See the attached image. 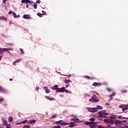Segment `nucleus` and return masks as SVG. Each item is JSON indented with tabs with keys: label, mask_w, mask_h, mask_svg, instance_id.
<instances>
[{
	"label": "nucleus",
	"mask_w": 128,
	"mask_h": 128,
	"mask_svg": "<svg viewBox=\"0 0 128 128\" xmlns=\"http://www.w3.org/2000/svg\"><path fill=\"white\" fill-rule=\"evenodd\" d=\"M89 102H98L100 100H98V98L96 95H94L91 97V99H89Z\"/></svg>",
	"instance_id": "1"
},
{
	"label": "nucleus",
	"mask_w": 128,
	"mask_h": 128,
	"mask_svg": "<svg viewBox=\"0 0 128 128\" xmlns=\"http://www.w3.org/2000/svg\"><path fill=\"white\" fill-rule=\"evenodd\" d=\"M98 114H99L100 118H106V116L108 114V113L106 112L105 111H100L98 112Z\"/></svg>",
	"instance_id": "2"
},
{
	"label": "nucleus",
	"mask_w": 128,
	"mask_h": 128,
	"mask_svg": "<svg viewBox=\"0 0 128 128\" xmlns=\"http://www.w3.org/2000/svg\"><path fill=\"white\" fill-rule=\"evenodd\" d=\"M104 122H107V124H116V121H114L112 119H104Z\"/></svg>",
	"instance_id": "3"
},
{
	"label": "nucleus",
	"mask_w": 128,
	"mask_h": 128,
	"mask_svg": "<svg viewBox=\"0 0 128 128\" xmlns=\"http://www.w3.org/2000/svg\"><path fill=\"white\" fill-rule=\"evenodd\" d=\"M120 108H122V112L128 110V104H121L120 106Z\"/></svg>",
	"instance_id": "4"
},
{
	"label": "nucleus",
	"mask_w": 128,
	"mask_h": 128,
	"mask_svg": "<svg viewBox=\"0 0 128 128\" xmlns=\"http://www.w3.org/2000/svg\"><path fill=\"white\" fill-rule=\"evenodd\" d=\"M86 109L90 112H98V108H87Z\"/></svg>",
	"instance_id": "5"
},
{
	"label": "nucleus",
	"mask_w": 128,
	"mask_h": 128,
	"mask_svg": "<svg viewBox=\"0 0 128 128\" xmlns=\"http://www.w3.org/2000/svg\"><path fill=\"white\" fill-rule=\"evenodd\" d=\"M64 90H65L64 87H62V88H58L57 89L56 92H64Z\"/></svg>",
	"instance_id": "6"
},
{
	"label": "nucleus",
	"mask_w": 128,
	"mask_h": 128,
	"mask_svg": "<svg viewBox=\"0 0 128 128\" xmlns=\"http://www.w3.org/2000/svg\"><path fill=\"white\" fill-rule=\"evenodd\" d=\"M23 18H24L26 20H32V17L30 16V14H24L23 16Z\"/></svg>",
	"instance_id": "7"
},
{
	"label": "nucleus",
	"mask_w": 128,
	"mask_h": 128,
	"mask_svg": "<svg viewBox=\"0 0 128 128\" xmlns=\"http://www.w3.org/2000/svg\"><path fill=\"white\" fill-rule=\"evenodd\" d=\"M62 122V120H60L59 121H57L56 122V124H62V126H67L68 123H61Z\"/></svg>",
	"instance_id": "8"
},
{
	"label": "nucleus",
	"mask_w": 128,
	"mask_h": 128,
	"mask_svg": "<svg viewBox=\"0 0 128 128\" xmlns=\"http://www.w3.org/2000/svg\"><path fill=\"white\" fill-rule=\"evenodd\" d=\"M52 90H56V92H58V86L54 85V86L51 87Z\"/></svg>",
	"instance_id": "9"
},
{
	"label": "nucleus",
	"mask_w": 128,
	"mask_h": 128,
	"mask_svg": "<svg viewBox=\"0 0 128 128\" xmlns=\"http://www.w3.org/2000/svg\"><path fill=\"white\" fill-rule=\"evenodd\" d=\"M4 52H6V48H0V54H4Z\"/></svg>",
	"instance_id": "10"
},
{
	"label": "nucleus",
	"mask_w": 128,
	"mask_h": 128,
	"mask_svg": "<svg viewBox=\"0 0 128 128\" xmlns=\"http://www.w3.org/2000/svg\"><path fill=\"white\" fill-rule=\"evenodd\" d=\"M84 78H87V80H96V78L90 77L88 76H84Z\"/></svg>",
	"instance_id": "11"
},
{
	"label": "nucleus",
	"mask_w": 128,
	"mask_h": 128,
	"mask_svg": "<svg viewBox=\"0 0 128 128\" xmlns=\"http://www.w3.org/2000/svg\"><path fill=\"white\" fill-rule=\"evenodd\" d=\"M36 120H30L28 121V124H36Z\"/></svg>",
	"instance_id": "12"
},
{
	"label": "nucleus",
	"mask_w": 128,
	"mask_h": 128,
	"mask_svg": "<svg viewBox=\"0 0 128 128\" xmlns=\"http://www.w3.org/2000/svg\"><path fill=\"white\" fill-rule=\"evenodd\" d=\"M44 90H46V94H50V91L47 86L44 87Z\"/></svg>",
	"instance_id": "13"
},
{
	"label": "nucleus",
	"mask_w": 128,
	"mask_h": 128,
	"mask_svg": "<svg viewBox=\"0 0 128 128\" xmlns=\"http://www.w3.org/2000/svg\"><path fill=\"white\" fill-rule=\"evenodd\" d=\"M0 92L6 94V90L4 89V88H2V86H0Z\"/></svg>",
	"instance_id": "14"
},
{
	"label": "nucleus",
	"mask_w": 128,
	"mask_h": 128,
	"mask_svg": "<svg viewBox=\"0 0 128 128\" xmlns=\"http://www.w3.org/2000/svg\"><path fill=\"white\" fill-rule=\"evenodd\" d=\"M70 120H74V123L76 124L77 122H78L80 119L78 118H75L74 119L72 118Z\"/></svg>",
	"instance_id": "15"
},
{
	"label": "nucleus",
	"mask_w": 128,
	"mask_h": 128,
	"mask_svg": "<svg viewBox=\"0 0 128 128\" xmlns=\"http://www.w3.org/2000/svg\"><path fill=\"white\" fill-rule=\"evenodd\" d=\"M94 86H102V84L94 82L92 84Z\"/></svg>",
	"instance_id": "16"
},
{
	"label": "nucleus",
	"mask_w": 128,
	"mask_h": 128,
	"mask_svg": "<svg viewBox=\"0 0 128 128\" xmlns=\"http://www.w3.org/2000/svg\"><path fill=\"white\" fill-rule=\"evenodd\" d=\"M96 123L92 122V124L90 125V128H96Z\"/></svg>",
	"instance_id": "17"
},
{
	"label": "nucleus",
	"mask_w": 128,
	"mask_h": 128,
	"mask_svg": "<svg viewBox=\"0 0 128 128\" xmlns=\"http://www.w3.org/2000/svg\"><path fill=\"white\" fill-rule=\"evenodd\" d=\"M0 20H6V21L8 20V18H6L4 17V16H0Z\"/></svg>",
	"instance_id": "18"
},
{
	"label": "nucleus",
	"mask_w": 128,
	"mask_h": 128,
	"mask_svg": "<svg viewBox=\"0 0 128 128\" xmlns=\"http://www.w3.org/2000/svg\"><path fill=\"white\" fill-rule=\"evenodd\" d=\"M28 120H25L24 121H22L20 123L17 124H28Z\"/></svg>",
	"instance_id": "19"
},
{
	"label": "nucleus",
	"mask_w": 128,
	"mask_h": 128,
	"mask_svg": "<svg viewBox=\"0 0 128 128\" xmlns=\"http://www.w3.org/2000/svg\"><path fill=\"white\" fill-rule=\"evenodd\" d=\"M2 122L4 126H6V124H8V121H6V120L4 118H2Z\"/></svg>",
	"instance_id": "20"
},
{
	"label": "nucleus",
	"mask_w": 128,
	"mask_h": 128,
	"mask_svg": "<svg viewBox=\"0 0 128 128\" xmlns=\"http://www.w3.org/2000/svg\"><path fill=\"white\" fill-rule=\"evenodd\" d=\"M92 124V122H88V121L84 122V124H86V126H90Z\"/></svg>",
	"instance_id": "21"
},
{
	"label": "nucleus",
	"mask_w": 128,
	"mask_h": 128,
	"mask_svg": "<svg viewBox=\"0 0 128 128\" xmlns=\"http://www.w3.org/2000/svg\"><path fill=\"white\" fill-rule=\"evenodd\" d=\"M118 118L120 120H126L128 118V117H122V116H118Z\"/></svg>",
	"instance_id": "22"
},
{
	"label": "nucleus",
	"mask_w": 128,
	"mask_h": 128,
	"mask_svg": "<svg viewBox=\"0 0 128 128\" xmlns=\"http://www.w3.org/2000/svg\"><path fill=\"white\" fill-rule=\"evenodd\" d=\"M72 124H74V122H71L69 124H70V125L69 126V128H74V125Z\"/></svg>",
	"instance_id": "23"
},
{
	"label": "nucleus",
	"mask_w": 128,
	"mask_h": 128,
	"mask_svg": "<svg viewBox=\"0 0 128 128\" xmlns=\"http://www.w3.org/2000/svg\"><path fill=\"white\" fill-rule=\"evenodd\" d=\"M8 122H14V118H12V116L9 117Z\"/></svg>",
	"instance_id": "24"
},
{
	"label": "nucleus",
	"mask_w": 128,
	"mask_h": 128,
	"mask_svg": "<svg viewBox=\"0 0 128 128\" xmlns=\"http://www.w3.org/2000/svg\"><path fill=\"white\" fill-rule=\"evenodd\" d=\"M20 62V59H18L16 60L13 62V64H14V66H16V64H18V62Z\"/></svg>",
	"instance_id": "25"
},
{
	"label": "nucleus",
	"mask_w": 128,
	"mask_h": 128,
	"mask_svg": "<svg viewBox=\"0 0 128 128\" xmlns=\"http://www.w3.org/2000/svg\"><path fill=\"white\" fill-rule=\"evenodd\" d=\"M34 4H32V6L34 7V8H35V10H36V8H38V4H36V3H34Z\"/></svg>",
	"instance_id": "26"
},
{
	"label": "nucleus",
	"mask_w": 128,
	"mask_h": 128,
	"mask_svg": "<svg viewBox=\"0 0 128 128\" xmlns=\"http://www.w3.org/2000/svg\"><path fill=\"white\" fill-rule=\"evenodd\" d=\"M71 82V80H70L65 79L64 80V82H65V84H68V82Z\"/></svg>",
	"instance_id": "27"
},
{
	"label": "nucleus",
	"mask_w": 128,
	"mask_h": 128,
	"mask_svg": "<svg viewBox=\"0 0 128 128\" xmlns=\"http://www.w3.org/2000/svg\"><path fill=\"white\" fill-rule=\"evenodd\" d=\"M46 98H47V100H54V98H50V96H46Z\"/></svg>",
	"instance_id": "28"
},
{
	"label": "nucleus",
	"mask_w": 128,
	"mask_h": 128,
	"mask_svg": "<svg viewBox=\"0 0 128 128\" xmlns=\"http://www.w3.org/2000/svg\"><path fill=\"white\" fill-rule=\"evenodd\" d=\"M97 108H97V112H98V110H102L103 108L102 106H96Z\"/></svg>",
	"instance_id": "29"
},
{
	"label": "nucleus",
	"mask_w": 128,
	"mask_h": 128,
	"mask_svg": "<svg viewBox=\"0 0 128 128\" xmlns=\"http://www.w3.org/2000/svg\"><path fill=\"white\" fill-rule=\"evenodd\" d=\"M23 128H30V125H24L23 126Z\"/></svg>",
	"instance_id": "30"
},
{
	"label": "nucleus",
	"mask_w": 128,
	"mask_h": 128,
	"mask_svg": "<svg viewBox=\"0 0 128 128\" xmlns=\"http://www.w3.org/2000/svg\"><path fill=\"white\" fill-rule=\"evenodd\" d=\"M12 14H13L14 18H20V16H16V12H14V13Z\"/></svg>",
	"instance_id": "31"
},
{
	"label": "nucleus",
	"mask_w": 128,
	"mask_h": 128,
	"mask_svg": "<svg viewBox=\"0 0 128 128\" xmlns=\"http://www.w3.org/2000/svg\"><path fill=\"white\" fill-rule=\"evenodd\" d=\"M20 50L21 54H24V50H22V48H20Z\"/></svg>",
	"instance_id": "32"
},
{
	"label": "nucleus",
	"mask_w": 128,
	"mask_h": 128,
	"mask_svg": "<svg viewBox=\"0 0 128 128\" xmlns=\"http://www.w3.org/2000/svg\"><path fill=\"white\" fill-rule=\"evenodd\" d=\"M37 16H40V18H42V14L40 13H38L37 14Z\"/></svg>",
	"instance_id": "33"
},
{
	"label": "nucleus",
	"mask_w": 128,
	"mask_h": 128,
	"mask_svg": "<svg viewBox=\"0 0 128 128\" xmlns=\"http://www.w3.org/2000/svg\"><path fill=\"white\" fill-rule=\"evenodd\" d=\"M106 90H108V92H110L112 90L110 88H106Z\"/></svg>",
	"instance_id": "34"
},
{
	"label": "nucleus",
	"mask_w": 128,
	"mask_h": 128,
	"mask_svg": "<svg viewBox=\"0 0 128 128\" xmlns=\"http://www.w3.org/2000/svg\"><path fill=\"white\" fill-rule=\"evenodd\" d=\"M90 122H94L96 120V118H90Z\"/></svg>",
	"instance_id": "35"
},
{
	"label": "nucleus",
	"mask_w": 128,
	"mask_h": 128,
	"mask_svg": "<svg viewBox=\"0 0 128 128\" xmlns=\"http://www.w3.org/2000/svg\"><path fill=\"white\" fill-rule=\"evenodd\" d=\"M6 50H14L12 48H6Z\"/></svg>",
	"instance_id": "36"
},
{
	"label": "nucleus",
	"mask_w": 128,
	"mask_h": 128,
	"mask_svg": "<svg viewBox=\"0 0 128 128\" xmlns=\"http://www.w3.org/2000/svg\"><path fill=\"white\" fill-rule=\"evenodd\" d=\"M4 101V98H0V102H2Z\"/></svg>",
	"instance_id": "37"
},
{
	"label": "nucleus",
	"mask_w": 128,
	"mask_h": 128,
	"mask_svg": "<svg viewBox=\"0 0 128 128\" xmlns=\"http://www.w3.org/2000/svg\"><path fill=\"white\" fill-rule=\"evenodd\" d=\"M6 44L8 46H14L12 44H10V43H6Z\"/></svg>",
	"instance_id": "38"
},
{
	"label": "nucleus",
	"mask_w": 128,
	"mask_h": 128,
	"mask_svg": "<svg viewBox=\"0 0 128 128\" xmlns=\"http://www.w3.org/2000/svg\"><path fill=\"white\" fill-rule=\"evenodd\" d=\"M28 4H34V2L32 1V0H29L28 1Z\"/></svg>",
	"instance_id": "39"
},
{
	"label": "nucleus",
	"mask_w": 128,
	"mask_h": 128,
	"mask_svg": "<svg viewBox=\"0 0 128 128\" xmlns=\"http://www.w3.org/2000/svg\"><path fill=\"white\" fill-rule=\"evenodd\" d=\"M56 116H58L54 115L51 118H56Z\"/></svg>",
	"instance_id": "40"
},
{
	"label": "nucleus",
	"mask_w": 128,
	"mask_h": 128,
	"mask_svg": "<svg viewBox=\"0 0 128 128\" xmlns=\"http://www.w3.org/2000/svg\"><path fill=\"white\" fill-rule=\"evenodd\" d=\"M60 126H53V128H60Z\"/></svg>",
	"instance_id": "41"
},
{
	"label": "nucleus",
	"mask_w": 128,
	"mask_h": 128,
	"mask_svg": "<svg viewBox=\"0 0 128 128\" xmlns=\"http://www.w3.org/2000/svg\"><path fill=\"white\" fill-rule=\"evenodd\" d=\"M114 94H115L114 92V93H112V94L110 95V97L112 98V96H114Z\"/></svg>",
	"instance_id": "42"
},
{
	"label": "nucleus",
	"mask_w": 128,
	"mask_h": 128,
	"mask_svg": "<svg viewBox=\"0 0 128 128\" xmlns=\"http://www.w3.org/2000/svg\"><path fill=\"white\" fill-rule=\"evenodd\" d=\"M21 2H22V4H24V2H26V0H22L21 1Z\"/></svg>",
	"instance_id": "43"
},
{
	"label": "nucleus",
	"mask_w": 128,
	"mask_h": 128,
	"mask_svg": "<svg viewBox=\"0 0 128 128\" xmlns=\"http://www.w3.org/2000/svg\"><path fill=\"white\" fill-rule=\"evenodd\" d=\"M126 92H127L126 90H124L122 91V92H124V94H126Z\"/></svg>",
	"instance_id": "44"
},
{
	"label": "nucleus",
	"mask_w": 128,
	"mask_h": 128,
	"mask_svg": "<svg viewBox=\"0 0 128 128\" xmlns=\"http://www.w3.org/2000/svg\"><path fill=\"white\" fill-rule=\"evenodd\" d=\"M36 2L37 4H40V0H37V1Z\"/></svg>",
	"instance_id": "45"
},
{
	"label": "nucleus",
	"mask_w": 128,
	"mask_h": 128,
	"mask_svg": "<svg viewBox=\"0 0 128 128\" xmlns=\"http://www.w3.org/2000/svg\"><path fill=\"white\" fill-rule=\"evenodd\" d=\"M6 2H8V0H3V4H6Z\"/></svg>",
	"instance_id": "46"
},
{
	"label": "nucleus",
	"mask_w": 128,
	"mask_h": 128,
	"mask_svg": "<svg viewBox=\"0 0 128 128\" xmlns=\"http://www.w3.org/2000/svg\"><path fill=\"white\" fill-rule=\"evenodd\" d=\"M42 14H46V12H44V10H42Z\"/></svg>",
	"instance_id": "47"
},
{
	"label": "nucleus",
	"mask_w": 128,
	"mask_h": 128,
	"mask_svg": "<svg viewBox=\"0 0 128 128\" xmlns=\"http://www.w3.org/2000/svg\"><path fill=\"white\" fill-rule=\"evenodd\" d=\"M12 14V12L10 11L8 12V14Z\"/></svg>",
	"instance_id": "48"
},
{
	"label": "nucleus",
	"mask_w": 128,
	"mask_h": 128,
	"mask_svg": "<svg viewBox=\"0 0 128 128\" xmlns=\"http://www.w3.org/2000/svg\"><path fill=\"white\" fill-rule=\"evenodd\" d=\"M68 86H70V84H67L66 86V88H68Z\"/></svg>",
	"instance_id": "49"
},
{
	"label": "nucleus",
	"mask_w": 128,
	"mask_h": 128,
	"mask_svg": "<svg viewBox=\"0 0 128 128\" xmlns=\"http://www.w3.org/2000/svg\"><path fill=\"white\" fill-rule=\"evenodd\" d=\"M64 92H68V90H66V89H64Z\"/></svg>",
	"instance_id": "50"
},
{
	"label": "nucleus",
	"mask_w": 128,
	"mask_h": 128,
	"mask_svg": "<svg viewBox=\"0 0 128 128\" xmlns=\"http://www.w3.org/2000/svg\"><path fill=\"white\" fill-rule=\"evenodd\" d=\"M26 7L27 8H28V3H26Z\"/></svg>",
	"instance_id": "51"
},
{
	"label": "nucleus",
	"mask_w": 128,
	"mask_h": 128,
	"mask_svg": "<svg viewBox=\"0 0 128 128\" xmlns=\"http://www.w3.org/2000/svg\"><path fill=\"white\" fill-rule=\"evenodd\" d=\"M30 0H26L25 2L26 4H28V2Z\"/></svg>",
	"instance_id": "52"
},
{
	"label": "nucleus",
	"mask_w": 128,
	"mask_h": 128,
	"mask_svg": "<svg viewBox=\"0 0 128 128\" xmlns=\"http://www.w3.org/2000/svg\"><path fill=\"white\" fill-rule=\"evenodd\" d=\"M6 128H12V126H6Z\"/></svg>",
	"instance_id": "53"
},
{
	"label": "nucleus",
	"mask_w": 128,
	"mask_h": 128,
	"mask_svg": "<svg viewBox=\"0 0 128 128\" xmlns=\"http://www.w3.org/2000/svg\"><path fill=\"white\" fill-rule=\"evenodd\" d=\"M2 56H0V60H2Z\"/></svg>",
	"instance_id": "54"
},
{
	"label": "nucleus",
	"mask_w": 128,
	"mask_h": 128,
	"mask_svg": "<svg viewBox=\"0 0 128 128\" xmlns=\"http://www.w3.org/2000/svg\"><path fill=\"white\" fill-rule=\"evenodd\" d=\"M36 90H37V92H38V87H36Z\"/></svg>",
	"instance_id": "55"
},
{
	"label": "nucleus",
	"mask_w": 128,
	"mask_h": 128,
	"mask_svg": "<svg viewBox=\"0 0 128 128\" xmlns=\"http://www.w3.org/2000/svg\"><path fill=\"white\" fill-rule=\"evenodd\" d=\"M124 128H128V126H125Z\"/></svg>",
	"instance_id": "56"
},
{
	"label": "nucleus",
	"mask_w": 128,
	"mask_h": 128,
	"mask_svg": "<svg viewBox=\"0 0 128 128\" xmlns=\"http://www.w3.org/2000/svg\"><path fill=\"white\" fill-rule=\"evenodd\" d=\"M85 96H90V95H88V94H86Z\"/></svg>",
	"instance_id": "57"
},
{
	"label": "nucleus",
	"mask_w": 128,
	"mask_h": 128,
	"mask_svg": "<svg viewBox=\"0 0 128 128\" xmlns=\"http://www.w3.org/2000/svg\"><path fill=\"white\" fill-rule=\"evenodd\" d=\"M10 80L11 82H12V78H10Z\"/></svg>",
	"instance_id": "58"
},
{
	"label": "nucleus",
	"mask_w": 128,
	"mask_h": 128,
	"mask_svg": "<svg viewBox=\"0 0 128 128\" xmlns=\"http://www.w3.org/2000/svg\"><path fill=\"white\" fill-rule=\"evenodd\" d=\"M2 36H6L4 35L3 34H2Z\"/></svg>",
	"instance_id": "59"
},
{
	"label": "nucleus",
	"mask_w": 128,
	"mask_h": 128,
	"mask_svg": "<svg viewBox=\"0 0 128 128\" xmlns=\"http://www.w3.org/2000/svg\"><path fill=\"white\" fill-rule=\"evenodd\" d=\"M112 100V98H110V99L109 100L110 102V100Z\"/></svg>",
	"instance_id": "60"
},
{
	"label": "nucleus",
	"mask_w": 128,
	"mask_h": 128,
	"mask_svg": "<svg viewBox=\"0 0 128 128\" xmlns=\"http://www.w3.org/2000/svg\"><path fill=\"white\" fill-rule=\"evenodd\" d=\"M68 76H72V75H70V74L68 75Z\"/></svg>",
	"instance_id": "61"
},
{
	"label": "nucleus",
	"mask_w": 128,
	"mask_h": 128,
	"mask_svg": "<svg viewBox=\"0 0 128 128\" xmlns=\"http://www.w3.org/2000/svg\"><path fill=\"white\" fill-rule=\"evenodd\" d=\"M64 76H66V75H64Z\"/></svg>",
	"instance_id": "62"
},
{
	"label": "nucleus",
	"mask_w": 128,
	"mask_h": 128,
	"mask_svg": "<svg viewBox=\"0 0 128 128\" xmlns=\"http://www.w3.org/2000/svg\"><path fill=\"white\" fill-rule=\"evenodd\" d=\"M8 126H10V124H8Z\"/></svg>",
	"instance_id": "63"
},
{
	"label": "nucleus",
	"mask_w": 128,
	"mask_h": 128,
	"mask_svg": "<svg viewBox=\"0 0 128 128\" xmlns=\"http://www.w3.org/2000/svg\"><path fill=\"white\" fill-rule=\"evenodd\" d=\"M127 118H128V117H127Z\"/></svg>",
	"instance_id": "64"
}]
</instances>
